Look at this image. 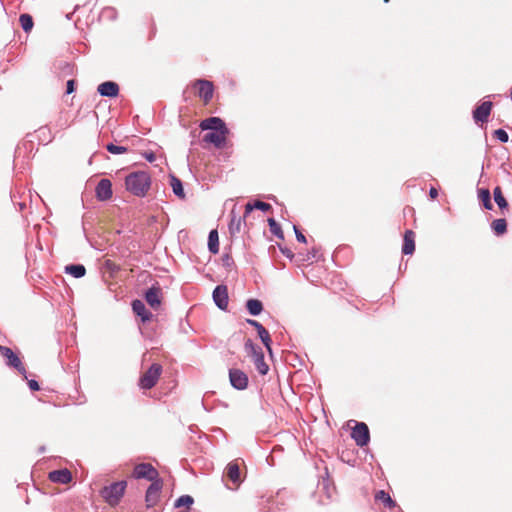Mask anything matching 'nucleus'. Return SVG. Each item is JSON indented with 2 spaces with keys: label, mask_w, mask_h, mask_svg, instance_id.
<instances>
[{
  "label": "nucleus",
  "mask_w": 512,
  "mask_h": 512,
  "mask_svg": "<svg viewBox=\"0 0 512 512\" xmlns=\"http://www.w3.org/2000/svg\"><path fill=\"white\" fill-rule=\"evenodd\" d=\"M151 179L147 172H132L125 178L126 189L135 196L143 197L150 189Z\"/></svg>",
  "instance_id": "1"
},
{
  "label": "nucleus",
  "mask_w": 512,
  "mask_h": 512,
  "mask_svg": "<svg viewBox=\"0 0 512 512\" xmlns=\"http://www.w3.org/2000/svg\"><path fill=\"white\" fill-rule=\"evenodd\" d=\"M126 487V481L114 482L102 488L100 495L110 506H116L123 497Z\"/></svg>",
  "instance_id": "2"
},
{
  "label": "nucleus",
  "mask_w": 512,
  "mask_h": 512,
  "mask_svg": "<svg viewBox=\"0 0 512 512\" xmlns=\"http://www.w3.org/2000/svg\"><path fill=\"white\" fill-rule=\"evenodd\" d=\"M163 368L162 365L159 363H153L139 378V387L141 389H151L153 388L161 374H162Z\"/></svg>",
  "instance_id": "3"
},
{
  "label": "nucleus",
  "mask_w": 512,
  "mask_h": 512,
  "mask_svg": "<svg viewBox=\"0 0 512 512\" xmlns=\"http://www.w3.org/2000/svg\"><path fill=\"white\" fill-rule=\"evenodd\" d=\"M132 476L135 479H146L152 483L161 480L158 471L150 463H140L136 465Z\"/></svg>",
  "instance_id": "4"
},
{
  "label": "nucleus",
  "mask_w": 512,
  "mask_h": 512,
  "mask_svg": "<svg viewBox=\"0 0 512 512\" xmlns=\"http://www.w3.org/2000/svg\"><path fill=\"white\" fill-rule=\"evenodd\" d=\"M197 96L207 105L213 98L214 85L211 81L205 79H197L193 82Z\"/></svg>",
  "instance_id": "5"
},
{
  "label": "nucleus",
  "mask_w": 512,
  "mask_h": 512,
  "mask_svg": "<svg viewBox=\"0 0 512 512\" xmlns=\"http://www.w3.org/2000/svg\"><path fill=\"white\" fill-rule=\"evenodd\" d=\"M229 135V129H218L215 131L208 132L203 137V142L213 144L216 148L222 149L227 145V138Z\"/></svg>",
  "instance_id": "6"
},
{
  "label": "nucleus",
  "mask_w": 512,
  "mask_h": 512,
  "mask_svg": "<svg viewBox=\"0 0 512 512\" xmlns=\"http://www.w3.org/2000/svg\"><path fill=\"white\" fill-rule=\"evenodd\" d=\"M351 437L358 446L363 447L367 445L370 440L368 426L363 422L357 423L351 432Z\"/></svg>",
  "instance_id": "7"
},
{
  "label": "nucleus",
  "mask_w": 512,
  "mask_h": 512,
  "mask_svg": "<svg viewBox=\"0 0 512 512\" xmlns=\"http://www.w3.org/2000/svg\"><path fill=\"white\" fill-rule=\"evenodd\" d=\"M163 487V481L162 479L156 482L151 483V485L148 487L145 495V501L147 507H154L159 499H160V493Z\"/></svg>",
  "instance_id": "8"
},
{
  "label": "nucleus",
  "mask_w": 512,
  "mask_h": 512,
  "mask_svg": "<svg viewBox=\"0 0 512 512\" xmlns=\"http://www.w3.org/2000/svg\"><path fill=\"white\" fill-rule=\"evenodd\" d=\"M0 354L7 359V364L14 367L20 373L24 374L26 369L20 358L9 347L0 345Z\"/></svg>",
  "instance_id": "9"
},
{
  "label": "nucleus",
  "mask_w": 512,
  "mask_h": 512,
  "mask_svg": "<svg viewBox=\"0 0 512 512\" xmlns=\"http://www.w3.org/2000/svg\"><path fill=\"white\" fill-rule=\"evenodd\" d=\"M229 380L231 385L238 390H243L248 386V376L240 369H230Z\"/></svg>",
  "instance_id": "10"
},
{
  "label": "nucleus",
  "mask_w": 512,
  "mask_h": 512,
  "mask_svg": "<svg viewBox=\"0 0 512 512\" xmlns=\"http://www.w3.org/2000/svg\"><path fill=\"white\" fill-rule=\"evenodd\" d=\"M145 300L153 309H158L162 303V290L158 285H153L145 293Z\"/></svg>",
  "instance_id": "11"
},
{
  "label": "nucleus",
  "mask_w": 512,
  "mask_h": 512,
  "mask_svg": "<svg viewBox=\"0 0 512 512\" xmlns=\"http://www.w3.org/2000/svg\"><path fill=\"white\" fill-rule=\"evenodd\" d=\"M493 104L491 101H484L473 111V118L476 122H487Z\"/></svg>",
  "instance_id": "12"
},
{
  "label": "nucleus",
  "mask_w": 512,
  "mask_h": 512,
  "mask_svg": "<svg viewBox=\"0 0 512 512\" xmlns=\"http://www.w3.org/2000/svg\"><path fill=\"white\" fill-rule=\"evenodd\" d=\"M213 300L222 310L228 306V290L225 285H218L213 291Z\"/></svg>",
  "instance_id": "13"
},
{
  "label": "nucleus",
  "mask_w": 512,
  "mask_h": 512,
  "mask_svg": "<svg viewBox=\"0 0 512 512\" xmlns=\"http://www.w3.org/2000/svg\"><path fill=\"white\" fill-rule=\"evenodd\" d=\"M96 196L101 201L109 200L112 197V184L108 179H101L96 187Z\"/></svg>",
  "instance_id": "14"
},
{
  "label": "nucleus",
  "mask_w": 512,
  "mask_h": 512,
  "mask_svg": "<svg viewBox=\"0 0 512 512\" xmlns=\"http://www.w3.org/2000/svg\"><path fill=\"white\" fill-rule=\"evenodd\" d=\"M199 127L202 130H211V131L227 128L225 122L219 117H210V118L204 119L200 122Z\"/></svg>",
  "instance_id": "15"
},
{
  "label": "nucleus",
  "mask_w": 512,
  "mask_h": 512,
  "mask_svg": "<svg viewBox=\"0 0 512 512\" xmlns=\"http://www.w3.org/2000/svg\"><path fill=\"white\" fill-rule=\"evenodd\" d=\"M49 480L54 483L67 484L72 480V474L68 469L54 470L49 473Z\"/></svg>",
  "instance_id": "16"
},
{
  "label": "nucleus",
  "mask_w": 512,
  "mask_h": 512,
  "mask_svg": "<svg viewBox=\"0 0 512 512\" xmlns=\"http://www.w3.org/2000/svg\"><path fill=\"white\" fill-rule=\"evenodd\" d=\"M97 91L101 96L116 97L119 94V86L115 82L106 81L98 86Z\"/></svg>",
  "instance_id": "17"
},
{
  "label": "nucleus",
  "mask_w": 512,
  "mask_h": 512,
  "mask_svg": "<svg viewBox=\"0 0 512 512\" xmlns=\"http://www.w3.org/2000/svg\"><path fill=\"white\" fill-rule=\"evenodd\" d=\"M132 310L137 316L141 318L143 323L150 321L153 317L152 313L146 309L144 303L141 300L136 299L132 302Z\"/></svg>",
  "instance_id": "18"
},
{
  "label": "nucleus",
  "mask_w": 512,
  "mask_h": 512,
  "mask_svg": "<svg viewBox=\"0 0 512 512\" xmlns=\"http://www.w3.org/2000/svg\"><path fill=\"white\" fill-rule=\"evenodd\" d=\"M415 251V233L412 230H407L404 233L402 253L411 255Z\"/></svg>",
  "instance_id": "19"
},
{
  "label": "nucleus",
  "mask_w": 512,
  "mask_h": 512,
  "mask_svg": "<svg viewBox=\"0 0 512 512\" xmlns=\"http://www.w3.org/2000/svg\"><path fill=\"white\" fill-rule=\"evenodd\" d=\"M375 502L380 503L383 507L388 509H393L396 507V502L391 498V496L385 492L384 490H379L375 493Z\"/></svg>",
  "instance_id": "20"
},
{
  "label": "nucleus",
  "mask_w": 512,
  "mask_h": 512,
  "mask_svg": "<svg viewBox=\"0 0 512 512\" xmlns=\"http://www.w3.org/2000/svg\"><path fill=\"white\" fill-rule=\"evenodd\" d=\"M226 475L233 483L238 484L240 482V468L238 463L230 462L226 467Z\"/></svg>",
  "instance_id": "21"
},
{
  "label": "nucleus",
  "mask_w": 512,
  "mask_h": 512,
  "mask_svg": "<svg viewBox=\"0 0 512 512\" xmlns=\"http://www.w3.org/2000/svg\"><path fill=\"white\" fill-rule=\"evenodd\" d=\"M271 208L272 207L269 203L259 200L255 201L254 203H247L245 206L244 219H246L249 213H251L254 209L262 210L265 212L269 211Z\"/></svg>",
  "instance_id": "22"
},
{
  "label": "nucleus",
  "mask_w": 512,
  "mask_h": 512,
  "mask_svg": "<svg viewBox=\"0 0 512 512\" xmlns=\"http://www.w3.org/2000/svg\"><path fill=\"white\" fill-rule=\"evenodd\" d=\"M208 247L211 253L217 254L219 252V237L217 230H212L208 237Z\"/></svg>",
  "instance_id": "23"
},
{
  "label": "nucleus",
  "mask_w": 512,
  "mask_h": 512,
  "mask_svg": "<svg viewBox=\"0 0 512 512\" xmlns=\"http://www.w3.org/2000/svg\"><path fill=\"white\" fill-rule=\"evenodd\" d=\"M170 185L175 195H177L180 199L185 198L183 185L179 178H177L176 176H171Z\"/></svg>",
  "instance_id": "24"
},
{
  "label": "nucleus",
  "mask_w": 512,
  "mask_h": 512,
  "mask_svg": "<svg viewBox=\"0 0 512 512\" xmlns=\"http://www.w3.org/2000/svg\"><path fill=\"white\" fill-rule=\"evenodd\" d=\"M246 307L251 315H259L263 310L262 302L258 299H249Z\"/></svg>",
  "instance_id": "25"
},
{
  "label": "nucleus",
  "mask_w": 512,
  "mask_h": 512,
  "mask_svg": "<svg viewBox=\"0 0 512 512\" xmlns=\"http://www.w3.org/2000/svg\"><path fill=\"white\" fill-rule=\"evenodd\" d=\"M253 359L258 372L261 375H265L268 372L269 367L264 360V354H257Z\"/></svg>",
  "instance_id": "26"
},
{
  "label": "nucleus",
  "mask_w": 512,
  "mask_h": 512,
  "mask_svg": "<svg viewBox=\"0 0 512 512\" xmlns=\"http://www.w3.org/2000/svg\"><path fill=\"white\" fill-rule=\"evenodd\" d=\"M493 194H494V200L497 203V205L499 206V208L500 209L507 208L508 202L505 199V197L503 196L501 187H499V186L495 187Z\"/></svg>",
  "instance_id": "27"
},
{
  "label": "nucleus",
  "mask_w": 512,
  "mask_h": 512,
  "mask_svg": "<svg viewBox=\"0 0 512 512\" xmlns=\"http://www.w3.org/2000/svg\"><path fill=\"white\" fill-rule=\"evenodd\" d=\"M65 270L75 278L83 277L86 273V269L83 265H69L66 266Z\"/></svg>",
  "instance_id": "28"
},
{
  "label": "nucleus",
  "mask_w": 512,
  "mask_h": 512,
  "mask_svg": "<svg viewBox=\"0 0 512 512\" xmlns=\"http://www.w3.org/2000/svg\"><path fill=\"white\" fill-rule=\"evenodd\" d=\"M479 199L480 201L482 202L483 206L488 209V210H491L493 208V205L491 203V196H490V192L488 189H481L479 190Z\"/></svg>",
  "instance_id": "29"
},
{
  "label": "nucleus",
  "mask_w": 512,
  "mask_h": 512,
  "mask_svg": "<svg viewBox=\"0 0 512 512\" xmlns=\"http://www.w3.org/2000/svg\"><path fill=\"white\" fill-rule=\"evenodd\" d=\"M492 229L497 235H502L507 230V222L505 219H496L492 222Z\"/></svg>",
  "instance_id": "30"
},
{
  "label": "nucleus",
  "mask_w": 512,
  "mask_h": 512,
  "mask_svg": "<svg viewBox=\"0 0 512 512\" xmlns=\"http://www.w3.org/2000/svg\"><path fill=\"white\" fill-rule=\"evenodd\" d=\"M22 29L25 32H30L33 28V19L29 14H21L19 18Z\"/></svg>",
  "instance_id": "31"
},
{
  "label": "nucleus",
  "mask_w": 512,
  "mask_h": 512,
  "mask_svg": "<svg viewBox=\"0 0 512 512\" xmlns=\"http://www.w3.org/2000/svg\"><path fill=\"white\" fill-rule=\"evenodd\" d=\"M244 346L247 354L252 356L253 358L256 357L257 354L263 353L261 348L256 346L251 339L246 340Z\"/></svg>",
  "instance_id": "32"
},
{
  "label": "nucleus",
  "mask_w": 512,
  "mask_h": 512,
  "mask_svg": "<svg viewBox=\"0 0 512 512\" xmlns=\"http://www.w3.org/2000/svg\"><path fill=\"white\" fill-rule=\"evenodd\" d=\"M268 225L270 227V231L280 239H284V233L280 227V225L273 218L268 219Z\"/></svg>",
  "instance_id": "33"
},
{
  "label": "nucleus",
  "mask_w": 512,
  "mask_h": 512,
  "mask_svg": "<svg viewBox=\"0 0 512 512\" xmlns=\"http://www.w3.org/2000/svg\"><path fill=\"white\" fill-rule=\"evenodd\" d=\"M233 214V212L231 213ZM229 230L231 234L238 233L241 230V218L232 215V218L229 223Z\"/></svg>",
  "instance_id": "34"
},
{
  "label": "nucleus",
  "mask_w": 512,
  "mask_h": 512,
  "mask_svg": "<svg viewBox=\"0 0 512 512\" xmlns=\"http://www.w3.org/2000/svg\"><path fill=\"white\" fill-rule=\"evenodd\" d=\"M193 502L194 500L190 495H183L176 500L175 507L185 506L189 509Z\"/></svg>",
  "instance_id": "35"
},
{
  "label": "nucleus",
  "mask_w": 512,
  "mask_h": 512,
  "mask_svg": "<svg viewBox=\"0 0 512 512\" xmlns=\"http://www.w3.org/2000/svg\"><path fill=\"white\" fill-rule=\"evenodd\" d=\"M106 149L112 154H123L127 152V148L124 146H117L112 143L106 146Z\"/></svg>",
  "instance_id": "36"
},
{
  "label": "nucleus",
  "mask_w": 512,
  "mask_h": 512,
  "mask_svg": "<svg viewBox=\"0 0 512 512\" xmlns=\"http://www.w3.org/2000/svg\"><path fill=\"white\" fill-rule=\"evenodd\" d=\"M494 136L503 143H506L509 139L508 133L503 129L495 130Z\"/></svg>",
  "instance_id": "37"
},
{
  "label": "nucleus",
  "mask_w": 512,
  "mask_h": 512,
  "mask_svg": "<svg viewBox=\"0 0 512 512\" xmlns=\"http://www.w3.org/2000/svg\"><path fill=\"white\" fill-rule=\"evenodd\" d=\"M247 323L253 326L257 330V332L264 328L263 325L256 320L248 319Z\"/></svg>",
  "instance_id": "38"
},
{
  "label": "nucleus",
  "mask_w": 512,
  "mask_h": 512,
  "mask_svg": "<svg viewBox=\"0 0 512 512\" xmlns=\"http://www.w3.org/2000/svg\"><path fill=\"white\" fill-rule=\"evenodd\" d=\"M294 231H295V234H296V238L299 242H302V243H306V237L302 234V232H300L296 226H294Z\"/></svg>",
  "instance_id": "39"
},
{
  "label": "nucleus",
  "mask_w": 512,
  "mask_h": 512,
  "mask_svg": "<svg viewBox=\"0 0 512 512\" xmlns=\"http://www.w3.org/2000/svg\"><path fill=\"white\" fill-rule=\"evenodd\" d=\"M75 90V81L74 80H68L67 81V88L66 93L71 94Z\"/></svg>",
  "instance_id": "40"
},
{
  "label": "nucleus",
  "mask_w": 512,
  "mask_h": 512,
  "mask_svg": "<svg viewBox=\"0 0 512 512\" xmlns=\"http://www.w3.org/2000/svg\"><path fill=\"white\" fill-rule=\"evenodd\" d=\"M28 386L32 391H38L40 389L39 384L36 380H30Z\"/></svg>",
  "instance_id": "41"
},
{
  "label": "nucleus",
  "mask_w": 512,
  "mask_h": 512,
  "mask_svg": "<svg viewBox=\"0 0 512 512\" xmlns=\"http://www.w3.org/2000/svg\"><path fill=\"white\" fill-rule=\"evenodd\" d=\"M261 341L263 342L265 347L268 349V351H271V347H270L271 337H270V334L268 336H266L265 338L261 339Z\"/></svg>",
  "instance_id": "42"
},
{
  "label": "nucleus",
  "mask_w": 512,
  "mask_h": 512,
  "mask_svg": "<svg viewBox=\"0 0 512 512\" xmlns=\"http://www.w3.org/2000/svg\"><path fill=\"white\" fill-rule=\"evenodd\" d=\"M429 196L432 198V199H436L437 196H438V191L435 187H431L430 188V191H429Z\"/></svg>",
  "instance_id": "43"
},
{
  "label": "nucleus",
  "mask_w": 512,
  "mask_h": 512,
  "mask_svg": "<svg viewBox=\"0 0 512 512\" xmlns=\"http://www.w3.org/2000/svg\"><path fill=\"white\" fill-rule=\"evenodd\" d=\"M268 335H269V332L265 328L261 329L258 332V336L260 337V339H263V338H265Z\"/></svg>",
  "instance_id": "44"
},
{
  "label": "nucleus",
  "mask_w": 512,
  "mask_h": 512,
  "mask_svg": "<svg viewBox=\"0 0 512 512\" xmlns=\"http://www.w3.org/2000/svg\"><path fill=\"white\" fill-rule=\"evenodd\" d=\"M282 253L285 254L287 257L289 258H292L293 257V254L290 250L288 249H281Z\"/></svg>",
  "instance_id": "45"
},
{
  "label": "nucleus",
  "mask_w": 512,
  "mask_h": 512,
  "mask_svg": "<svg viewBox=\"0 0 512 512\" xmlns=\"http://www.w3.org/2000/svg\"><path fill=\"white\" fill-rule=\"evenodd\" d=\"M148 160H149V161H152V160H153V156H149V157H148Z\"/></svg>",
  "instance_id": "46"
}]
</instances>
